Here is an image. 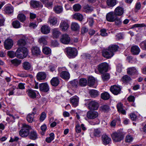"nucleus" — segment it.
I'll return each mask as SVG.
<instances>
[{"label":"nucleus","instance_id":"1","mask_svg":"<svg viewBox=\"0 0 146 146\" xmlns=\"http://www.w3.org/2000/svg\"><path fill=\"white\" fill-rule=\"evenodd\" d=\"M31 130L32 128L31 126L23 123L22 124L21 129L19 131V134L22 137H26L29 136L30 131Z\"/></svg>","mask_w":146,"mask_h":146},{"label":"nucleus","instance_id":"2","mask_svg":"<svg viewBox=\"0 0 146 146\" xmlns=\"http://www.w3.org/2000/svg\"><path fill=\"white\" fill-rule=\"evenodd\" d=\"M64 52L67 56L70 58H75L78 54V50L74 47H67L65 49Z\"/></svg>","mask_w":146,"mask_h":146},{"label":"nucleus","instance_id":"3","mask_svg":"<svg viewBox=\"0 0 146 146\" xmlns=\"http://www.w3.org/2000/svg\"><path fill=\"white\" fill-rule=\"evenodd\" d=\"M16 56L18 58L23 59L26 57L28 54L27 48L23 47L19 48L15 52Z\"/></svg>","mask_w":146,"mask_h":146},{"label":"nucleus","instance_id":"4","mask_svg":"<svg viewBox=\"0 0 146 146\" xmlns=\"http://www.w3.org/2000/svg\"><path fill=\"white\" fill-rule=\"evenodd\" d=\"M124 134L122 131H117L111 134L112 139L115 142H118L122 140L124 138Z\"/></svg>","mask_w":146,"mask_h":146},{"label":"nucleus","instance_id":"5","mask_svg":"<svg viewBox=\"0 0 146 146\" xmlns=\"http://www.w3.org/2000/svg\"><path fill=\"white\" fill-rule=\"evenodd\" d=\"M108 64L105 62L99 64L98 66V69L99 72L101 73H103L107 72L108 69Z\"/></svg>","mask_w":146,"mask_h":146},{"label":"nucleus","instance_id":"6","mask_svg":"<svg viewBox=\"0 0 146 146\" xmlns=\"http://www.w3.org/2000/svg\"><path fill=\"white\" fill-rule=\"evenodd\" d=\"M98 107V103L95 100L89 101L88 104V108L91 110H96Z\"/></svg>","mask_w":146,"mask_h":146},{"label":"nucleus","instance_id":"7","mask_svg":"<svg viewBox=\"0 0 146 146\" xmlns=\"http://www.w3.org/2000/svg\"><path fill=\"white\" fill-rule=\"evenodd\" d=\"M116 17L114 12L111 11L106 14V18L108 21L110 22H113L115 20Z\"/></svg>","mask_w":146,"mask_h":146},{"label":"nucleus","instance_id":"8","mask_svg":"<svg viewBox=\"0 0 146 146\" xmlns=\"http://www.w3.org/2000/svg\"><path fill=\"white\" fill-rule=\"evenodd\" d=\"M69 25L67 21L62 20L61 21L59 27L62 31H65L69 28Z\"/></svg>","mask_w":146,"mask_h":146},{"label":"nucleus","instance_id":"9","mask_svg":"<svg viewBox=\"0 0 146 146\" xmlns=\"http://www.w3.org/2000/svg\"><path fill=\"white\" fill-rule=\"evenodd\" d=\"M70 40V38L68 35L65 34H63L60 38V41L64 44H68Z\"/></svg>","mask_w":146,"mask_h":146},{"label":"nucleus","instance_id":"10","mask_svg":"<svg viewBox=\"0 0 146 146\" xmlns=\"http://www.w3.org/2000/svg\"><path fill=\"white\" fill-rule=\"evenodd\" d=\"M87 117L89 119H93L97 117L98 116V112L96 111H89L87 113Z\"/></svg>","mask_w":146,"mask_h":146},{"label":"nucleus","instance_id":"11","mask_svg":"<svg viewBox=\"0 0 146 146\" xmlns=\"http://www.w3.org/2000/svg\"><path fill=\"white\" fill-rule=\"evenodd\" d=\"M110 91L114 94L117 95L120 93L121 88L118 86L114 85L111 86L110 88Z\"/></svg>","mask_w":146,"mask_h":146},{"label":"nucleus","instance_id":"12","mask_svg":"<svg viewBox=\"0 0 146 146\" xmlns=\"http://www.w3.org/2000/svg\"><path fill=\"white\" fill-rule=\"evenodd\" d=\"M79 100V98L76 96H73L70 99V102L74 107H76L78 105Z\"/></svg>","mask_w":146,"mask_h":146},{"label":"nucleus","instance_id":"13","mask_svg":"<svg viewBox=\"0 0 146 146\" xmlns=\"http://www.w3.org/2000/svg\"><path fill=\"white\" fill-rule=\"evenodd\" d=\"M102 143L106 145L109 144L111 141V139L110 137L106 134H104L102 137Z\"/></svg>","mask_w":146,"mask_h":146},{"label":"nucleus","instance_id":"14","mask_svg":"<svg viewBox=\"0 0 146 146\" xmlns=\"http://www.w3.org/2000/svg\"><path fill=\"white\" fill-rule=\"evenodd\" d=\"M13 45V41L11 39H7L4 42L5 47L7 50L10 49L12 47Z\"/></svg>","mask_w":146,"mask_h":146},{"label":"nucleus","instance_id":"15","mask_svg":"<svg viewBox=\"0 0 146 146\" xmlns=\"http://www.w3.org/2000/svg\"><path fill=\"white\" fill-rule=\"evenodd\" d=\"M40 90L44 92H46L49 90V87L48 85L46 83L40 84L39 86Z\"/></svg>","mask_w":146,"mask_h":146},{"label":"nucleus","instance_id":"16","mask_svg":"<svg viewBox=\"0 0 146 146\" xmlns=\"http://www.w3.org/2000/svg\"><path fill=\"white\" fill-rule=\"evenodd\" d=\"M102 54L104 57L108 59L111 58L113 56V53L111 52L108 48L107 49L104 50L102 52Z\"/></svg>","mask_w":146,"mask_h":146},{"label":"nucleus","instance_id":"17","mask_svg":"<svg viewBox=\"0 0 146 146\" xmlns=\"http://www.w3.org/2000/svg\"><path fill=\"white\" fill-rule=\"evenodd\" d=\"M52 37L54 38H58L61 34V32L58 28L52 29Z\"/></svg>","mask_w":146,"mask_h":146},{"label":"nucleus","instance_id":"18","mask_svg":"<svg viewBox=\"0 0 146 146\" xmlns=\"http://www.w3.org/2000/svg\"><path fill=\"white\" fill-rule=\"evenodd\" d=\"M40 31L43 34L47 35L50 33V28L48 26L44 25L41 28Z\"/></svg>","mask_w":146,"mask_h":146},{"label":"nucleus","instance_id":"19","mask_svg":"<svg viewBox=\"0 0 146 146\" xmlns=\"http://www.w3.org/2000/svg\"><path fill=\"white\" fill-rule=\"evenodd\" d=\"M131 53L133 55H138L140 52V49L139 47L136 45L132 46L131 48Z\"/></svg>","mask_w":146,"mask_h":146},{"label":"nucleus","instance_id":"20","mask_svg":"<svg viewBox=\"0 0 146 146\" xmlns=\"http://www.w3.org/2000/svg\"><path fill=\"white\" fill-rule=\"evenodd\" d=\"M114 12L116 16H121L123 13V9L122 7L118 6L115 9Z\"/></svg>","mask_w":146,"mask_h":146},{"label":"nucleus","instance_id":"21","mask_svg":"<svg viewBox=\"0 0 146 146\" xmlns=\"http://www.w3.org/2000/svg\"><path fill=\"white\" fill-rule=\"evenodd\" d=\"M29 136L30 139L33 140H35L38 138V134L34 130H32L30 132H29Z\"/></svg>","mask_w":146,"mask_h":146},{"label":"nucleus","instance_id":"22","mask_svg":"<svg viewBox=\"0 0 146 146\" xmlns=\"http://www.w3.org/2000/svg\"><path fill=\"white\" fill-rule=\"evenodd\" d=\"M27 92L30 98L33 99H34L36 98V91L31 89H29L27 90Z\"/></svg>","mask_w":146,"mask_h":146},{"label":"nucleus","instance_id":"23","mask_svg":"<svg viewBox=\"0 0 146 146\" xmlns=\"http://www.w3.org/2000/svg\"><path fill=\"white\" fill-rule=\"evenodd\" d=\"M119 48L118 46L117 45L111 44L110 45L108 48L111 52L113 53V55H114V52L117 51Z\"/></svg>","mask_w":146,"mask_h":146},{"label":"nucleus","instance_id":"24","mask_svg":"<svg viewBox=\"0 0 146 146\" xmlns=\"http://www.w3.org/2000/svg\"><path fill=\"white\" fill-rule=\"evenodd\" d=\"M31 52L33 54L37 56L40 53L39 48L36 46H33L31 48Z\"/></svg>","mask_w":146,"mask_h":146},{"label":"nucleus","instance_id":"25","mask_svg":"<svg viewBox=\"0 0 146 146\" xmlns=\"http://www.w3.org/2000/svg\"><path fill=\"white\" fill-rule=\"evenodd\" d=\"M47 38L48 36H42L38 39V42L41 44H46L47 43Z\"/></svg>","mask_w":146,"mask_h":146},{"label":"nucleus","instance_id":"26","mask_svg":"<svg viewBox=\"0 0 146 146\" xmlns=\"http://www.w3.org/2000/svg\"><path fill=\"white\" fill-rule=\"evenodd\" d=\"M37 78L38 80H40L45 79L46 77V74L44 72H40L37 74Z\"/></svg>","mask_w":146,"mask_h":146},{"label":"nucleus","instance_id":"27","mask_svg":"<svg viewBox=\"0 0 146 146\" xmlns=\"http://www.w3.org/2000/svg\"><path fill=\"white\" fill-rule=\"evenodd\" d=\"M71 30L74 31H77L79 30L80 26L78 24L75 22H72L71 25Z\"/></svg>","mask_w":146,"mask_h":146},{"label":"nucleus","instance_id":"28","mask_svg":"<svg viewBox=\"0 0 146 146\" xmlns=\"http://www.w3.org/2000/svg\"><path fill=\"white\" fill-rule=\"evenodd\" d=\"M95 79L92 76L89 77L88 79V84L90 86H93L96 83Z\"/></svg>","mask_w":146,"mask_h":146},{"label":"nucleus","instance_id":"29","mask_svg":"<svg viewBox=\"0 0 146 146\" xmlns=\"http://www.w3.org/2000/svg\"><path fill=\"white\" fill-rule=\"evenodd\" d=\"M50 83L53 86H56L59 84V81L57 77H54L51 80Z\"/></svg>","mask_w":146,"mask_h":146},{"label":"nucleus","instance_id":"30","mask_svg":"<svg viewBox=\"0 0 146 146\" xmlns=\"http://www.w3.org/2000/svg\"><path fill=\"white\" fill-rule=\"evenodd\" d=\"M69 74L66 71H63L60 74V76L62 78L64 79H68L69 78Z\"/></svg>","mask_w":146,"mask_h":146},{"label":"nucleus","instance_id":"31","mask_svg":"<svg viewBox=\"0 0 146 146\" xmlns=\"http://www.w3.org/2000/svg\"><path fill=\"white\" fill-rule=\"evenodd\" d=\"M72 17L73 19L80 21H82L83 19L82 15L79 13H76L73 15Z\"/></svg>","mask_w":146,"mask_h":146},{"label":"nucleus","instance_id":"32","mask_svg":"<svg viewBox=\"0 0 146 146\" xmlns=\"http://www.w3.org/2000/svg\"><path fill=\"white\" fill-rule=\"evenodd\" d=\"M53 10L56 13L59 14L62 12L63 8L61 6L56 5L54 7Z\"/></svg>","mask_w":146,"mask_h":146},{"label":"nucleus","instance_id":"33","mask_svg":"<svg viewBox=\"0 0 146 146\" xmlns=\"http://www.w3.org/2000/svg\"><path fill=\"white\" fill-rule=\"evenodd\" d=\"M106 3L109 7H113L117 3L116 0H107Z\"/></svg>","mask_w":146,"mask_h":146},{"label":"nucleus","instance_id":"34","mask_svg":"<svg viewBox=\"0 0 146 146\" xmlns=\"http://www.w3.org/2000/svg\"><path fill=\"white\" fill-rule=\"evenodd\" d=\"M23 67L24 70H28L32 68V65L29 62H25L23 64Z\"/></svg>","mask_w":146,"mask_h":146},{"label":"nucleus","instance_id":"35","mask_svg":"<svg viewBox=\"0 0 146 146\" xmlns=\"http://www.w3.org/2000/svg\"><path fill=\"white\" fill-rule=\"evenodd\" d=\"M48 22L50 25H54L57 23V19L54 17H50L48 19Z\"/></svg>","mask_w":146,"mask_h":146},{"label":"nucleus","instance_id":"36","mask_svg":"<svg viewBox=\"0 0 146 146\" xmlns=\"http://www.w3.org/2000/svg\"><path fill=\"white\" fill-rule=\"evenodd\" d=\"M40 2L36 1H31L30 2L31 6L34 8H37L40 6Z\"/></svg>","mask_w":146,"mask_h":146},{"label":"nucleus","instance_id":"37","mask_svg":"<svg viewBox=\"0 0 146 146\" xmlns=\"http://www.w3.org/2000/svg\"><path fill=\"white\" fill-rule=\"evenodd\" d=\"M84 11L87 13H90L93 10V8L91 6H89L88 5H87L84 7Z\"/></svg>","mask_w":146,"mask_h":146},{"label":"nucleus","instance_id":"38","mask_svg":"<svg viewBox=\"0 0 146 146\" xmlns=\"http://www.w3.org/2000/svg\"><path fill=\"white\" fill-rule=\"evenodd\" d=\"M89 94L91 96L92 98H95L99 95L98 91L94 90H90Z\"/></svg>","mask_w":146,"mask_h":146},{"label":"nucleus","instance_id":"39","mask_svg":"<svg viewBox=\"0 0 146 146\" xmlns=\"http://www.w3.org/2000/svg\"><path fill=\"white\" fill-rule=\"evenodd\" d=\"M120 122L119 118L118 117L113 120L110 123V125L111 127H115L117 123H119Z\"/></svg>","mask_w":146,"mask_h":146},{"label":"nucleus","instance_id":"40","mask_svg":"<svg viewBox=\"0 0 146 146\" xmlns=\"http://www.w3.org/2000/svg\"><path fill=\"white\" fill-rule=\"evenodd\" d=\"M101 98L105 100H108L110 98V95L109 94L106 92L102 93L101 94Z\"/></svg>","mask_w":146,"mask_h":146},{"label":"nucleus","instance_id":"41","mask_svg":"<svg viewBox=\"0 0 146 146\" xmlns=\"http://www.w3.org/2000/svg\"><path fill=\"white\" fill-rule=\"evenodd\" d=\"M137 69L134 67H132L128 68L127 69V73L130 75H131L136 73Z\"/></svg>","mask_w":146,"mask_h":146},{"label":"nucleus","instance_id":"42","mask_svg":"<svg viewBox=\"0 0 146 146\" xmlns=\"http://www.w3.org/2000/svg\"><path fill=\"white\" fill-rule=\"evenodd\" d=\"M26 16L24 14H19L17 17V19L21 22H24L26 20Z\"/></svg>","mask_w":146,"mask_h":146},{"label":"nucleus","instance_id":"43","mask_svg":"<svg viewBox=\"0 0 146 146\" xmlns=\"http://www.w3.org/2000/svg\"><path fill=\"white\" fill-rule=\"evenodd\" d=\"M5 11L6 13H11L13 12V7L12 6H7L6 7Z\"/></svg>","mask_w":146,"mask_h":146},{"label":"nucleus","instance_id":"44","mask_svg":"<svg viewBox=\"0 0 146 146\" xmlns=\"http://www.w3.org/2000/svg\"><path fill=\"white\" fill-rule=\"evenodd\" d=\"M11 62L14 65L17 66L20 64L21 62V61L20 60L15 58L11 60Z\"/></svg>","mask_w":146,"mask_h":146},{"label":"nucleus","instance_id":"45","mask_svg":"<svg viewBox=\"0 0 146 146\" xmlns=\"http://www.w3.org/2000/svg\"><path fill=\"white\" fill-rule=\"evenodd\" d=\"M26 44L25 40L24 39H21L18 40L17 44L19 46L22 47L24 46Z\"/></svg>","mask_w":146,"mask_h":146},{"label":"nucleus","instance_id":"46","mask_svg":"<svg viewBox=\"0 0 146 146\" xmlns=\"http://www.w3.org/2000/svg\"><path fill=\"white\" fill-rule=\"evenodd\" d=\"M53 1H51V0H48L44 5L46 7L48 8L51 9L53 7Z\"/></svg>","mask_w":146,"mask_h":146},{"label":"nucleus","instance_id":"47","mask_svg":"<svg viewBox=\"0 0 146 146\" xmlns=\"http://www.w3.org/2000/svg\"><path fill=\"white\" fill-rule=\"evenodd\" d=\"M34 119V115L32 114H29L27 116V120L29 123H32Z\"/></svg>","mask_w":146,"mask_h":146},{"label":"nucleus","instance_id":"48","mask_svg":"<svg viewBox=\"0 0 146 146\" xmlns=\"http://www.w3.org/2000/svg\"><path fill=\"white\" fill-rule=\"evenodd\" d=\"M87 83V80L85 78H82L80 80L79 84L81 86H86Z\"/></svg>","mask_w":146,"mask_h":146},{"label":"nucleus","instance_id":"49","mask_svg":"<svg viewBox=\"0 0 146 146\" xmlns=\"http://www.w3.org/2000/svg\"><path fill=\"white\" fill-rule=\"evenodd\" d=\"M42 52L46 54H49L51 53V50L50 48L48 47H44L42 49Z\"/></svg>","mask_w":146,"mask_h":146},{"label":"nucleus","instance_id":"50","mask_svg":"<svg viewBox=\"0 0 146 146\" xmlns=\"http://www.w3.org/2000/svg\"><path fill=\"white\" fill-rule=\"evenodd\" d=\"M12 25L13 27L15 28H18L21 27L20 23L17 20L14 21L12 23Z\"/></svg>","mask_w":146,"mask_h":146},{"label":"nucleus","instance_id":"51","mask_svg":"<svg viewBox=\"0 0 146 146\" xmlns=\"http://www.w3.org/2000/svg\"><path fill=\"white\" fill-rule=\"evenodd\" d=\"M102 78L104 81H107L110 78V75L108 73H105L102 75Z\"/></svg>","mask_w":146,"mask_h":146},{"label":"nucleus","instance_id":"52","mask_svg":"<svg viewBox=\"0 0 146 146\" xmlns=\"http://www.w3.org/2000/svg\"><path fill=\"white\" fill-rule=\"evenodd\" d=\"M74 10L76 12L79 11L81 8V6L79 4H76L73 6Z\"/></svg>","mask_w":146,"mask_h":146},{"label":"nucleus","instance_id":"53","mask_svg":"<svg viewBox=\"0 0 146 146\" xmlns=\"http://www.w3.org/2000/svg\"><path fill=\"white\" fill-rule=\"evenodd\" d=\"M122 81L123 82H127L131 80V78L127 75L123 76L121 78Z\"/></svg>","mask_w":146,"mask_h":146},{"label":"nucleus","instance_id":"54","mask_svg":"<svg viewBox=\"0 0 146 146\" xmlns=\"http://www.w3.org/2000/svg\"><path fill=\"white\" fill-rule=\"evenodd\" d=\"M102 110L105 112L109 111L110 110V108L108 105H105L101 107Z\"/></svg>","mask_w":146,"mask_h":146},{"label":"nucleus","instance_id":"55","mask_svg":"<svg viewBox=\"0 0 146 146\" xmlns=\"http://www.w3.org/2000/svg\"><path fill=\"white\" fill-rule=\"evenodd\" d=\"M7 55L10 58H13L16 56L15 52L12 51H8Z\"/></svg>","mask_w":146,"mask_h":146},{"label":"nucleus","instance_id":"56","mask_svg":"<svg viewBox=\"0 0 146 146\" xmlns=\"http://www.w3.org/2000/svg\"><path fill=\"white\" fill-rule=\"evenodd\" d=\"M133 138L131 135H127L125 138V141L128 143H130L132 141Z\"/></svg>","mask_w":146,"mask_h":146},{"label":"nucleus","instance_id":"57","mask_svg":"<svg viewBox=\"0 0 146 146\" xmlns=\"http://www.w3.org/2000/svg\"><path fill=\"white\" fill-rule=\"evenodd\" d=\"M141 48L143 50H146V41L141 42L139 44Z\"/></svg>","mask_w":146,"mask_h":146},{"label":"nucleus","instance_id":"58","mask_svg":"<svg viewBox=\"0 0 146 146\" xmlns=\"http://www.w3.org/2000/svg\"><path fill=\"white\" fill-rule=\"evenodd\" d=\"M145 26V25L144 23L135 24L133 25L131 28L132 29L135 27H143Z\"/></svg>","mask_w":146,"mask_h":146},{"label":"nucleus","instance_id":"59","mask_svg":"<svg viewBox=\"0 0 146 146\" xmlns=\"http://www.w3.org/2000/svg\"><path fill=\"white\" fill-rule=\"evenodd\" d=\"M46 117V115L45 113L44 112H42L41 113L39 118L40 121L42 122L45 119Z\"/></svg>","mask_w":146,"mask_h":146},{"label":"nucleus","instance_id":"60","mask_svg":"<svg viewBox=\"0 0 146 146\" xmlns=\"http://www.w3.org/2000/svg\"><path fill=\"white\" fill-rule=\"evenodd\" d=\"M76 131L77 133H80L81 131V127L79 124L77 123L76 125Z\"/></svg>","mask_w":146,"mask_h":146},{"label":"nucleus","instance_id":"61","mask_svg":"<svg viewBox=\"0 0 146 146\" xmlns=\"http://www.w3.org/2000/svg\"><path fill=\"white\" fill-rule=\"evenodd\" d=\"M115 24L117 25H120L121 23V21L120 19L118 18L117 17H116V19L115 20Z\"/></svg>","mask_w":146,"mask_h":146},{"label":"nucleus","instance_id":"62","mask_svg":"<svg viewBox=\"0 0 146 146\" xmlns=\"http://www.w3.org/2000/svg\"><path fill=\"white\" fill-rule=\"evenodd\" d=\"M15 90V88L13 87H11L9 88L8 91H9V93L8 94V95L10 96L11 95H14V90Z\"/></svg>","mask_w":146,"mask_h":146},{"label":"nucleus","instance_id":"63","mask_svg":"<svg viewBox=\"0 0 146 146\" xmlns=\"http://www.w3.org/2000/svg\"><path fill=\"white\" fill-rule=\"evenodd\" d=\"M100 33V35L102 36H106L108 35L107 33H106V30L105 29L101 30Z\"/></svg>","mask_w":146,"mask_h":146},{"label":"nucleus","instance_id":"64","mask_svg":"<svg viewBox=\"0 0 146 146\" xmlns=\"http://www.w3.org/2000/svg\"><path fill=\"white\" fill-rule=\"evenodd\" d=\"M71 84L72 86L76 87L78 84V82L77 80H74L71 82Z\"/></svg>","mask_w":146,"mask_h":146}]
</instances>
